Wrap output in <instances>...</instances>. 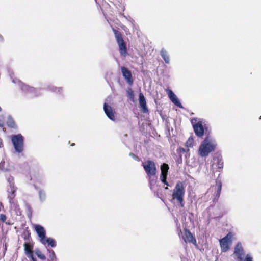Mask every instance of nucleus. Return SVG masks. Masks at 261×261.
Listing matches in <instances>:
<instances>
[{"label":"nucleus","mask_w":261,"mask_h":261,"mask_svg":"<svg viewBox=\"0 0 261 261\" xmlns=\"http://www.w3.org/2000/svg\"><path fill=\"white\" fill-rule=\"evenodd\" d=\"M216 146L217 143L213 138L206 137L200 144L198 153L202 157L207 156L210 153L214 151Z\"/></svg>","instance_id":"nucleus-1"},{"label":"nucleus","mask_w":261,"mask_h":261,"mask_svg":"<svg viewBox=\"0 0 261 261\" xmlns=\"http://www.w3.org/2000/svg\"><path fill=\"white\" fill-rule=\"evenodd\" d=\"M185 194V190L183 183L178 181L173 191L172 199L179 202L182 207L184 206L183 201Z\"/></svg>","instance_id":"nucleus-2"},{"label":"nucleus","mask_w":261,"mask_h":261,"mask_svg":"<svg viewBox=\"0 0 261 261\" xmlns=\"http://www.w3.org/2000/svg\"><path fill=\"white\" fill-rule=\"evenodd\" d=\"M113 30L117 42L119 46L120 53L121 55L124 57H126L127 55L126 46L125 42H124L121 33L118 31L115 30L114 29H113Z\"/></svg>","instance_id":"nucleus-3"},{"label":"nucleus","mask_w":261,"mask_h":261,"mask_svg":"<svg viewBox=\"0 0 261 261\" xmlns=\"http://www.w3.org/2000/svg\"><path fill=\"white\" fill-rule=\"evenodd\" d=\"M194 132L199 137H202L204 134V122L201 119L193 118L191 120Z\"/></svg>","instance_id":"nucleus-4"},{"label":"nucleus","mask_w":261,"mask_h":261,"mask_svg":"<svg viewBox=\"0 0 261 261\" xmlns=\"http://www.w3.org/2000/svg\"><path fill=\"white\" fill-rule=\"evenodd\" d=\"M12 141L15 150L20 153L23 149V137L20 134L14 135L12 137Z\"/></svg>","instance_id":"nucleus-5"},{"label":"nucleus","mask_w":261,"mask_h":261,"mask_svg":"<svg viewBox=\"0 0 261 261\" xmlns=\"http://www.w3.org/2000/svg\"><path fill=\"white\" fill-rule=\"evenodd\" d=\"M142 166L147 175H155L156 168L154 162L147 160L142 163Z\"/></svg>","instance_id":"nucleus-6"},{"label":"nucleus","mask_w":261,"mask_h":261,"mask_svg":"<svg viewBox=\"0 0 261 261\" xmlns=\"http://www.w3.org/2000/svg\"><path fill=\"white\" fill-rule=\"evenodd\" d=\"M233 255L234 259L237 261H244V256L245 257V252L240 242H238L234 248Z\"/></svg>","instance_id":"nucleus-7"},{"label":"nucleus","mask_w":261,"mask_h":261,"mask_svg":"<svg viewBox=\"0 0 261 261\" xmlns=\"http://www.w3.org/2000/svg\"><path fill=\"white\" fill-rule=\"evenodd\" d=\"M232 234L229 232L225 237L220 240L222 252H225L229 249V245L232 242Z\"/></svg>","instance_id":"nucleus-8"},{"label":"nucleus","mask_w":261,"mask_h":261,"mask_svg":"<svg viewBox=\"0 0 261 261\" xmlns=\"http://www.w3.org/2000/svg\"><path fill=\"white\" fill-rule=\"evenodd\" d=\"M17 190V188H7L8 198L9 199V203L11 204V207L12 208L16 209L18 206L17 202L14 199L16 195Z\"/></svg>","instance_id":"nucleus-9"},{"label":"nucleus","mask_w":261,"mask_h":261,"mask_svg":"<svg viewBox=\"0 0 261 261\" xmlns=\"http://www.w3.org/2000/svg\"><path fill=\"white\" fill-rule=\"evenodd\" d=\"M161 174L160 175V179L163 183L167 186H170L168 182L166 181L167 176L168 174V171L169 170L168 165L165 163H164L161 165Z\"/></svg>","instance_id":"nucleus-10"},{"label":"nucleus","mask_w":261,"mask_h":261,"mask_svg":"<svg viewBox=\"0 0 261 261\" xmlns=\"http://www.w3.org/2000/svg\"><path fill=\"white\" fill-rule=\"evenodd\" d=\"M109 101V99L107 98L106 99V101L105 102L103 105V110L104 111L107 115V116L108 117V118L113 120H115V115L114 112H113V110L112 108V107L110 106H109L107 104V102Z\"/></svg>","instance_id":"nucleus-11"},{"label":"nucleus","mask_w":261,"mask_h":261,"mask_svg":"<svg viewBox=\"0 0 261 261\" xmlns=\"http://www.w3.org/2000/svg\"><path fill=\"white\" fill-rule=\"evenodd\" d=\"M34 228L38 234L40 242H43V239H45L46 231L45 229L41 225H34Z\"/></svg>","instance_id":"nucleus-12"},{"label":"nucleus","mask_w":261,"mask_h":261,"mask_svg":"<svg viewBox=\"0 0 261 261\" xmlns=\"http://www.w3.org/2000/svg\"><path fill=\"white\" fill-rule=\"evenodd\" d=\"M167 94L169 98L171 100V101L176 106L179 108H182V106L176 96V95L173 92V91L171 90L168 89L167 90Z\"/></svg>","instance_id":"nucleus-13"},{"label":"nucleus","mask_w":261,"mask_h":261,"mask_svg":"<svg viewBox=\"0 0 261 261\" xmlns=\"http://www.w3.org/2000/svg\"><path fill=\"white\" fill-rule=\"evenodd\" d=\"M121 69L122 75L126 80L127 82L129 85H132L133 84V80L130 71L125 67H122Z\"/></svg>","instance_id":"nucleus-14"},{"label":"nucleus","mask_w":261,"mask_h":261,"mask_svg":"<svg viewBox=\"0 0 261 261\" xmlns=\"http://www.w3.org/2000/svg\"><path fill=\"white\" fill-rule=\"evenodd\" d=\"M13 166L10 165L9 161H5V159L0 163V170L3 172H9L12 170Z\"/></svg>","instance_id":"nucleus-15"},{"label":"nucleus","mask_w":261,"mask_h":261,"mask_svg":"<svg viewBox=\"0 0 261 261\" xmlns=\"http://www.w3.org/2000/svg\"><path fill=\"white\" fill-rule=\"evenodd\" d=\"M139 101L140 108L142 109L143 112L144 113H147L148 110L146 106V99L142 93L139 94Z\"/></svg>","instance_id":"nucleus-16"},{"label":"nucleus","mask_w":261,"mask_h":261,"mask_svg":"<svg viewBox=\"0 0 261 261\" xmlns=\"http://www.w3.org/2000/svg\"><path fill=\"white\" fill-rule=\"evenodd\" d=\"M185 242H192L193 243H196V240L193 238V237L190 231L187 229L185 230L184 235L182 236Z\"/></svg>","instance_id":"nucleus-17"},{"label":"nucleus","mask_w":261,"mask_h":261,"mask_svg":"<svg viewBox=\"0 0 261 261\" xmlns=\"http://www.w3.org/2000/svg\"><path fill=\"white\" fill-rule=\"evenodd\" d=\"M223 166V163L221 159H220L218 158H215L213 159V164L211 165L213 169L217 168L220 170L222 169Z\"/></svg>","instance_id":"nucleus-18"},{"label":"nucleus","mask_w":261,"mask_h":261,"mask_svg":"<svg viewBox=\"0 0 261 261\" xmlns=\"http://www.w3.org/2000/svg\"><path fill=\"white\" fill-rule=\"evenodd\" d=\"M21 89L23 91L32 93L33 96H38L39 95L37 93V90L33 87H31L28 85L23 84L22 85Z\"/></svg>","instance_id":"nucleus-19"},{"label":"nucleus","mask_w":261,"mask_h":261,"mask_svg":"<svg viewBox=\"0 0 261 261\" xmlns=\"http://www.w3.org/2000/svg\"><path fill=\"white\" fill-rule=\"evenodd\" d=\"M6 180L8 183L7 188H17L15 184L14 178L11 176H9L6 177Z\"/></svg>","instance_id":"nucleus-20"},{"label":"nucleus","mask_w":261,"mask_h":261,"mask_svg":"<svg viewBox=\"0 0 261 261\" xmlns=\"http://www.w3.org/2000/svg\"><path fill=\"white\" fill-rule=\"evenodd\" d=\"M42 244L45 245L48 244V245L51 246L52 247H55L56 246V242L55 240L51 238H45L43 239V242H40Z\"/></svg>","instance_id":"nucleus-21"},{"label":"nucleus","mask_w":261,"mask_h":261,"mask_svg":"<svg viewBox=\"0 0 261 261\" xmlns=\"http://www.w3.org/2000/svg\"><path fill=\"white\" fill-rule=\"evenodd\" d=\"M160 55L163 58L165 63L169 64L170 62V57L168 52L164 48L162 49L161 50Z\"/></svg>","instance_id":"nucleus-22"},{"label":"nucleus","mask_w":261,"mask_h":261,"mask_svg":"<svg viewBox=\"0 0 261 261\" xmlns=\"http://www.w3.org/2000/svg\"><path fill=\"white\" fill-rule=\"evenodd\" d=\"M149 178L150 188L152 189L153 186L155 185L157 178L155 175H147Z\"/></svg>","instance_id":"nucleus-23"},{"label":"nucleus","mask_w":261,"mask_h":261,"mask_svg":"<svg viewBox=\"0 0 261 261\" xmlns=\"http://www.w3.org/2000/svg\"><path fill=\"white\" fill-rule=\"evenodd\" d=\"M47 89L48 90L54 92H57H57L61 93V91L62 90L61 88H58V87H54L51 85L48 86Z\"/></svg>","instance_id":"nucleus-24"},{"label":"nucleus","mask_w":261,"mask_h":261,"mask_svg":"<svg viewBox=\"0 0 261 261\" xmlns=\"http://www.w3.org/2000/svg\"><path fill=\"white\" fill-rule=\"evenodd\" d=\"M216 186H217V193L216 196L219 197L222 188V183L220 181H216Z\"/></svg>","instance_id":"nucleus-25"},{"label":"nucleus","mask_w":261,"mask_h":261,"mask_svg":"<svg viewBox=\"0 0 261 261\" xmlns=\"http://www.w3.org/2000/svg\"><path fill=\"white\" fill-rule=\"evenodd\" d=\"M24 250L25 251V253L28 255H32L33 252L31 250V248L27 244H24Z\"/></svg>","instance_id":"nucleus-26"},{"label":"nucleus","mask_w":261,"mask_h":261,"mask_svg":"<svg viewBox=\"0 0 261 261\" xmlns=\"http://www.w3.org/2000/svg\"><path fill=\"white\" fill-rule=\"evenodd\" d=\"M49 252V258L51 261H56V256L54 251L53 250H48Z\"/></svg>","instance_id":"nucleus-27"},{"label":"nucleus","mask_w":261,"mask_h":261,"mask_svg":"<svg viewBox=\"0 0 261 261\" xmlns=\"http://www.w3.org/2000/svg\"><path fill=\"white\" fill-rule=\"evenodd\" d=\"M39 198L41 201H43L46 198V194L43 190H40L39 192Z\"/></svg>","instance_id":"nucleus-28"},{"label":"nucleus","mask_w":261,"mask_h":261,"mask_svg":"<svg viewBox=\"0 0 261 261\" xmlns=\"http://www.w3.org/2000/svg\"><path fill=\"white\" fill-rule=\"evenodd\" d=\"M194 142V140L192 137H190L187 141L186 142V146L187 147H191L193 146V143Z\"/></svg>","instance_id":"nucleus-29"},{"label":"nucleus","mask_w":261,"mask_h":261,"mask_svg":"<svg viewBox=\"0 0 261 261\" xmlns=\"http://www.w3.org/2000/svg\"><path fill=\"white\" fill-rule=\"evenodd\" d=\"M7 124L9 126L13 128L15 126V123L14 121L11 119L10 118L8 121H7Z\"/></svg>","instance_id":"nucleus-30"},{"label":"nucleus","mask_w":261,"mask_h":261,"mask_svg":"<svg viewBox=\"0 0 261 261\" xmlns=\"http://www.w3.org/2000/svg\"><path fill=\"white\" fill-rule=\"evenodd\" d=\"M244 261H253V257L250 254H247L246 255Z\"/></svg>","instance_id":"nucleus-31"},{"label":"nucleus","mask_w":261,"mask_h":261,"mask_svg":"<svg viewBox=\"0 0 261 261\" xmlns=\"http://www.w3.org/2000/svg\"><path fill=\"white\" fill-rule=\"evenodd\" d=\"M37 255L38 257L41 259L44 260L46 259L45 255L44 254H42L40 252L37 253Z\"/></svg>","instance_id":"nucleus-32"},{"label":"nucleus","mask_w":261,"mask_h":261,"mask_svg":"<svg viewBox=\"0 0 261 261\" xmlns=\"http://www.w3.org/2000/svg\"><path fill=\"white\" fill-rule=\"evenodd\" d=\"M1 219L3 222H5L6 220V217L4 214H1Z\"/></svg>","instance_id":"nucleus-33"},{"label":"nucleus","mask_w":261,"mask_h":261,"mask_svg":"<svg viewBox=\"0 0 261 261\" xmlns=\"http://www.w3.org/2000/svg\"><path fill=\"white\" fill-rule=\"evenodd\" d=\"M4 41V38L3 37L0 35V42H3Z\"/></svg>","instance_id":"nucleus-34"},{"label":"nucleus","mask_w":261,"mask_h":261,"mask_svg":"<svg viewBox=\"0 0 261 261\" xmlns=\"http://www.w3.org/2000/svg\"><path fill=\"white\" fill-rule=\"evenodd\" d=\"M129 155L134 158H136V156L133 153H130Z\"/></svg>","instance_id":"nucleus-35"},{"label":"nucleus","mask_w":261,"mask_h":261,"mask_svg":"<svg viewBox=\"0 0 261 261\" xmlns=\"http://www.w3.org/2000/svg\"><path fill=\"white\" fill-rule=\"evenodd\" d=\"M2 143L1 139H0V147H2Z\"/></svg>","instance_id":"nucleus-36"},{"label":"nucleus","mask_w":261,"mask_h":261,"mask_svg":"<svg viewBox=\"0 0 261 261\" xmlns=\"http://www.w3.org/2000/svg\"><path fill=\"white\" fill-rule=\"evenodd\" d=\"M168 189V187H166L165 188V189Z\"/></svg>","instance_id":"nucleus-37"},{"label":"nucleus","mask_w":261,"mask_h":261,"mask_svg":"<svg viewBox=\"0 0 261 261\" xmlns=\"http://www.w3.org/2000/svg\"><path fill=\"white\" fill-rule=\"evenodd\" d=\"M1 110H2V109H1V108L0 107V112L1 111Z\"/></svg>","instance_id":"nucleus-38"}]
</instances>
